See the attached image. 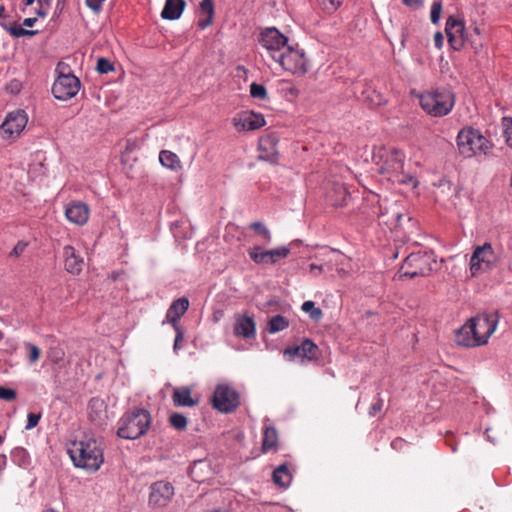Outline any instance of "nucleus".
<instances>
[{
  "label": "nucleus",
  "instance_id": "5701e85b",
  "mask_svg": "<svg viewBox=\"0 0 512 512\" xmlns=\"http://www.w3.org/2000/svg\"><path fill=\"white\" fill-rule=\"evenodd\" d=\"M327 200L332 206H344L349 198V192L344 184L332 183L326 193Z\"/></svg>",
  "mask_w": 512,
  "mask_h": 512
},
{
  "label": "nucleus",
  "instance_id": "ddd939ff",
  "mask_svg": "<svg viewBox=\"0 0 512 512\" xmlns=\"http://www.w3.org/2000/svg\"><path fill=\"white\" fill-rule=\"evenodd\" d=\"M174 495V487L167 481H157L150 486L148 503L151 507L161 508L168 505Z\"/></svg>",
  "mask_w": 512,
  "mask_h": 512
},
{
  "label": "nucleus",
  "instance_id": "9d476101",
  "mask_svg": "<svg viewBox=\"0 0 512 512\" xmlns=\"http://www.w3.org/2000/svg\"><path fill=\"white\" fill-rule=\"evenodd\" d=\"M80 80L71 73L61 72L52 86L54 97L66 101L74 97L80 89Z\"/></svg>",
  "mask_w": 512,
  "mask_h": 512
},
{
  "label": "nucleus",
  "instance_id": "9b49d317",
  "mask_svg": "<svg viewBox=\"0 0 512 512\" xmlns=\"http://www.w3.org/2000/svg\"><path fill=\"white\" fill-rule=\"evenodd\" d=\"M212 403L218 411L229 413L239 406V395L230 386L221 384L214 391Z\"/></svg>",
  "mask_w": 512,
  "mask_h": 512
},
{
  "label": "nucleus",
  "instance_id": "8fccbe9b",
  "mask_svg": "<svg viewBox=\"0 0 512 512\" xmlns=\"http://www.w3.org/2000/svg\"><path fill=\"white\" fill-rule=\"evenodd\" d=\"M383 408V400L379 397L378 400L373 403L369 408V415L376 416Z\"/></svg>",
  "mask_w": 512,
  "mask_h": 512
},
{
  "label": "nucleus",
  "instance_id": "864d4df0",
  "mask_svg": "<svg viewBox=\"0 0 512 512\" xmlns=\"http://www.w3.org/2000/svg\"><path fill=\"white\" fill-rule=\"evenodd\" d=\"M106 0H85L86 5L93 11H99Z\"/></svg>",
  "mask_w": 512,
  "mask_h": 512
},
{
  "label": "nucleus",
  "instance_id": "a878e982",
  "mask_svg": "<svg viewBox=\"0 0 512 512\" xmlns=\"http://www.w3.org/2000/svg\"><path fill=\"white\" fill-rule=\"evenodd\" d=\"M198 26L203 30L211 25L214 16V4L212 0H202L199 7Z\"/></svg>",
  "mask_w": 512,
  "mask_h": 512
},
{
  "label": "nucleus",
  "instance_id": "49530a36",
  "mask_svg": "<svg viewBox=\"0 0 512 512\" xmlns=\"http://www.w3.org/2000/svg\"><path fill=\"white\" fill-rule=\"evenodd\" d=\"M16 391L6 387H0V399L5 401H12L16 398Z\"/></svg>",
  "mask_w": 512,
  "mask_h": 512
},
{
  "label": "nucleus",
  "instance_id": "a211bd4d",
  "mask_svg": "<svg viewBox=\"0 0 512 512\" xmlns=\"http://www.w3.org/2000/svg\"><path fill=\"white\" fill-rule=\"evenodd\" d=\"M478 335L476 334V329L469 319L461 328H459L455 335V342L457 345L463 347H478L481 346V342H479Z\"/></svg>",
  "mask_w": 512,
  "mask_h": 512
},
{
  "label": "nucleus",
  "instance_id": "e433bc0d",
  "mask_svg": "<svg viewBox=\"0 0 512 512\" xmlns=\"http://www.w3.org/2000/svg\"><path fill=\"white\" fill-rule=\"evenodd\" d=\"M24 346L28 351L29 363L34 364V363L38 362L41 357L40 348L31 342H24Z\"/></svg>",
  "mask_w": 512,
  "mask_h": 512
},
{
  "label": "nucleus",
  "instance_id": "4c0bfd02",
  "mask_svg": "<svg viewBox=\"0 0 512 512\" xmlns=\"http://www.w3.org/2000/svg\"><path fill=\"white\" fill-rule=\"evenodd\" d=\"M169 422L177 430H184L187 426V418L181 413H172Z\"/></svg>",
  "mask_w": 512,
  "mask_h": 512
},
{
  "label": "nucleus",
  "instance_id": "0e129e2a",
  "mask_svg": "<svg viewBox=\"0 0 512 512\" xmlns=\"http://www.w3.org/2000/svg\"><path fill=\"white\" fill-rule=\"evenodd\" d=\"M290 92L294 95H298L296 88H291Z\"/></svg>",
  "mask_w": 512,
  "mask_h": 512
},
{
  "label": "nucleus",
  "instance_id": "4d7b16f0",
  "mask_svg": "<svg viewBox=\"0 0 512 512\" xmlns=\"http://www.w3.org/2000/svg\"><path fill=\"white\" fill-rule=\"evenodd\" d=\"M323 271V268L322 266H319V265H316V264H311L310 265V272L312 274H314L315 276L321 274Z\"/></svg>",
  "mask_w": 512,
  "mask_h": 512
},
{
  "label": "nucleus",
  "instance_id": "13d9d810",
  "mask_svg": "<svg viewBox=\"0 0 512 512\" xmlns=\"http://www.w3.org/2000/svg\"><path fill=\"white\" fill-rule=\"evenodd\" d=\"M48 10H49V8H47L45 6H39V8L37 9L36 13L40 17H46L47 14H48Z\"/></svg>",
  "mask_w": 512,
  "mask_h": 512
},
{
  "label": "nucleus",
  "instance_id": "c03bdc74",
  "mask_svg": "<svg viewBox=\"0 0 512 512\" xmlns=\"http://www.w3.org/2000/svg\"><path fill=\"white\" fill-rule=\"evenodd\" d=\"M97 71L101 74H106L114 70L113 64L106 58H99L97 61Z\"/></svg>",
  "mask_w": 512,
  "mask_h": 512
},
{
  "label": "nucleus",
  "instance_id": "6e6d98bb",
  "mask_svg": "<svg viewBox=\"0 0 512 512\" xmlns=\"http://www.w3.org/2000/svg\"><path fill=\"white\" fill-rule=\"evenodd\" d=\"M434 44L437 49H441L443 46V35L441 32H436L434 35Z\"/></svg>",
  "mask_w": 512,
  "mask_h": 512
},
{
  "label": "nucleus",
  "instance_id": "680f3d73",
  "mask_svg": "<svg viewBox=\"0 0 512 512\" xmlns=\"http://www.w3.org/2000/svg\"><path fill=\"white\" fill-rule=\"evenodd\" d=\"M34 2H35V0H25L24 4L26 6H31Z\"/></svg>",
  "mask_w": 512,
  "mask_h": 512
},
{
  "label": "nucleus",
  "instance_id": "052dcab7",
  "mask_svg": "<svg viewBox=\"0 0 512 512\" xmlns=\"http://www.w3.org/2000/svg\"><path fill=\"white\" fill-rule=\"evenodd\" d=\"M52 0H37L39 6H45L47 8H50Z\"/></svg>",
  "mask_w": 512,
  "mask_h": 512
},
{
  "label": "nucleus",
  "instance_id": "37998d69",
  "mask_svg": "<svg viewBox=\"0 0 512 512\" xmlns=\"http://www.w3.org/2000/svg\"><path fill=\"white\" fill-rule=\"evenodd\" d=\"M442 12V3L440 1H434L431 5L430 19L433 24H437L440 20Z\"/></svg>",
  "mask_w": 512,
  "mask_h": 512
},
{
  "label": "nucleus",
  "instance_id": "bb28decb",
  "mask_svg": "<svg viewBox=\"0 0 512 512\" xmlns=\"http://www.w3.org/2000/svg\"><path fill=\"white\" fill-rule=\"evenodd\" d=\"M279 441V435L274 426H265L263 431V439H262V451L266 452H276Z\"/></svg>",
  "mask_w": 512,
  "mask_h": 512
},
{
  "label": "nucleus",
  "instance_id": "4be33fe9",
  "mask_svg": "<svg viewBox=\"0 0 512 512\" xmlns=\"http://www.w3.org/2000/svg\"><path fill=\"white\" fill-rule=\"evenodd\" d=\"M189 308V300L181 297L172 302L166 313L167 321L173 326H180L178 321L186 313Z\"/></svg>",
  "mask_w": 512,
  "mask_h": 512
},
{
  "label": "nucleus",
  "instance_id": "0eeeda50",
  "mask_svg": "<svg viewBox=\"0 0 512 512\" xmlns=\"http://www.w3.org/2000/svg\"><path fill=\"white\" fill-rule=\"evenodd\" d=\"M275 61L284 70L293 74L304 75L308 71V60L305 52L298 47L288 45Z\"/></svg>",
  "mask_w": 512,
  "mask_h": 512
},
{
  "label": "nucleus",
  "instance_id": "de8ad7c7",
  "mask_svg": "<svg viewBox=\"0 0 512 512\" xmlns=\"http://www.w3.org/2000/svg\"><path fill=\"white\" fill-rule=\"evenodd\" d=\"M41 419V414L36 413H29L27 416V424L25 426V429L30 430L34 427H36Z\"/></svg>",
  "mask_w": 512,
  "mask_h": 512
},
{
  "label": "nucleus",
  "instance_id": "7ed1b4c3",
  "mask_svg": "<svg viewBox=\"0 0 512 512\" xmlns=\"http://www.w3.org/2000/svg\"><path fill=\"white\" fill-rule=\"evenodd\" d=\"M456 142L459 153L465 158L487 155L493 147L489 139L471 126H466L458 132Z\"/></svg>",
  "mask_w": 512,
  "mask_h": 512
},
{
  "label": "nucleus",
  "instance_id": "20e7f679",
  "mask_svg": "<svg viewBox=\"0 0 512 512\" xmlns=\"http://www.w3.org/2000/svg\"><path fill=\"white\" fill-rule=\"evenodd\" d=\"M150 424V413L145 409H135L121 417L118 422L117 435L124 439L134 440L146 434Z\"/></svg>",
  "mask_w": 512,
  "mask_h": 512
},
{
  "label": "nucleus",
  "instance_id": "4468645a",
  "mask_svg": "<svg viewBox=\"0 0 512 512\" xmlns=\"http://www.w3.org/2000/svg\"><path fill=\"white\" fill-rule=\"evenodd\" d=\"M27 121V115L23 110L10 112L1 125L3 137L8 139L16 138L25 128Z\"/></svg>",
  "mask_w": 512,
  "mask_h": 512
},
{
  "label": "nucleus",
  "instance_id": "412c9836",
  "mask_svg": "<svg viewBox=\"0 0 512 512\" xmlns=\"http://www.w3.org/2000/svg\"><path fill=\"white\" fill-rule=\"evenodd\" d=\"M64 268L72 275H79L83 269V258L77 253L71 245L63 247Z\"/></svg>",
  "mask_w": 512,
  "mask_h": 512
},
{
  "label": "nucleus",
  "instance_id": "f3484780",
  "mask_svg": "<svg viewBox=\"0 0 512 512\" xmlns=\"http://www.w3.org/2000/svg\"><path fill=\"white\" fill-rule=\"evenodd\" d=\"M317 352V345L314 344L310 339H305L300 345L285 348L283 355L288 361H292L295 358L311 361L316 358Z\"/></svg>",
  "mask_w": 512,
  "mask_h": 512
},
{
  "label": "nucleus",
  "instance_id": "2eb2a0df",
  "mask_svg": "<svg viewBox=\"0 0 512 512\" xmlns=\"http://www.w3.org/2000/svg\"><path fill=\"white\" fill-rule=\"evenodd\" d=\"M232 124L238 132L254 131L266 124L262 114L253 111H242L232 119Z\"/></svg>",
  "mask_w": 512,
  "mask_h": 512
},
{
  "label": "nucleus",
  "instance_id": "c756f323",
  "mask_svg": "<svg viewBox=\"0 0 512 512\" xmlns=\"http://www.w3.org/2000/svg\"><path fill=\"white\" fill-rule=\"evenodd\" d=\"M159 161L164 167L173 171H177L182 168L179 157L169 150H162L159 153Z\"/></svg>",
  "mask_w": 512,
  "mask_h": 512
},
{
  "label": "nucleus",
  "instance_id": "f704fd0d",
  "mask_svg": "<svg viewBox=\"0 0 512 512\" xmlns=\"http://www.w3.org/2000/svg\"><path fill=\"white\" fill-rule=\"evenodd\" d=\"M302 311L308 313L310 318L314 321H319L323 317V312L320 308L315 307L313 301H305L301 307Z\"/></svg>",
  "mask_w": 512,
  "mask_h": 512
},
{
  "label": "nucleus",
  "instance_id": "774afa93",
  "mask_svg": "<svg viewBox=\"0 0 512 512\" xmlns=\"http://www.w3.org/2000/svg\"><path fill=\"white\" fill-rule=\"evenodd\" d=\"M3 337H4V334H3V332L0 330V341L3 339Z\"/></svg>",
  "mask_w": 512,
  "mask_h": 512
},
{
  "label": "nucleus",
  "instance_id": "58836bf2",
  "mask_svg": "<svg viewBox=\"0 0 512 512\" xmlns=\"http://www.w3.org/2000/svg\"><path fill=\"white\" fill-rule=\"evenodd\" d=\"M502 125L505 142L512 149V118L504 117L502 119Z\"/></svg>",
  "mask_w": 512,
  "mask_h": 512
},
{
  "label": "nucleus",
  "instance_id": "cd10ccee",
  "mask_svg": "<svg viewBox=\"0 0 512 512\" xmlns=\"http://www.w3.org/2000/svg\"><path fill=\"white\" fill-rule=\"evenodd\" d=\"M106 414V405L99 398H92L88 404V415L91 421L100 423Z\"/></svg>",
  "mask_w": 512,
  "mask_h": 512
},
{
  "label": "nucleus",
  "instance_id": "6ab92c4d",
  "mask_svg": "<svg viewBox=\"0 0 512 512\" xmlns=\"http://www.w3.org/2000/svg\"><path fill=\"white\" fill-rule=\"evenodd\" d=\"M234 334L245 339L254 338L256 335V323L254 317L248 314L235 316Z\"/></svg>",
  "mask_w": 512,
  "mask_h": 512
},
{
  "label": "nucleus",
  "instance_id": "e2e57ef3",
  "mask_svg": "<svg viewBox=\"0 0 512 512\" xmlns=\"http://www.w3.org/2000/svg\"><path fill=\"white\" fill-rule=\"evenodd\" d=\"M10 347H11L12 352H15L16 349H17V344L16 343H11Z\"/></svg>",
  "mask_w": 512,
  "mask_h": 512
},
{
  "label": "nucleus",
  "instance_id": "79ce46f5",
  "mask_svg": "<svg viewBox=\"0 0 512 512\" xmlns=\"http://www.w3.org/2000/svg\"><path fill=\"white\" fill-rule=\"evenodd\" d=\"M391 217L383 222L389 226H397L400 224L403 214L400 212L398 207L393 206L390 208Z\"/></svg>",
  "mask_w": 512,
  "mask_h": 512
},
{
  "label": "nucleus",
  "instance_id": "f8f14e48",
  "mask_svg": "<svg viewBox=\"0 0 512 512\" xmlns=\"http://www.w3.org/2000/svg\"><path fill=\"white\" fill-rule=\"evenodd\" d=\"M471 321L476 329V334L480 337L479 342L481 345H485L496 330L498 315L483 313L471 318Z\"/></svg>",
  "mask_w": 512,
  "mask_h": 512
},
{
  "label": "nucleus",
  "instance_id": "5fc2aeb1",
  "mask_svg": "<svg viewBox=\"0 0 512 512\" xmlns=\"http://www.w3.org/2000/svg\"><path fill=\"white\" fill-rule=\"evenodd\" d=\"M403 4L409 8H418L422 6L423 0H402Z\"/></svg>",
  "mask_w": 512,
  "mask_h": 512
},
{
  "label": "nucleus",
  "instance_id": "a19ab883",
  "mask_svg": "<svg viewBox=\"0 0 512 512\" xmlns=\"http://www.w3.org/2000/svg\"><path fill=\"white\" fill-rule=\"evenodd\" d=\"M65 352L60 347L50 348L48 351V357L53 364H60L64 361Z\"/></svg>",
  "mask_w": 512,
  "mask_h": 512
},
{
  "label": "nucleus",
  "instance_id": "aec40b11",
  "mask_svg": "<svg viewBox=\"0 0 512 512\" xmlns=\"http://www.w3.org/2000/svg\"><path fill=\"white\" fill-rule=\"evenodd\" d=\"M90 215V210L87 204L76 201L67 205L65 209V216L68 221L78 226L87 223Z\"/></svg>",
  "mask_w": 512,
  "mask_h": 512
},
{
  "label": "nucleus",
  "instance_id": "c9c22d12",
  "mask_svg": "<svg viewBox=\"0 0 512 512\" xmlns=\"http://www.w3.org/2000/svg\"><path fill=\"white\" fill-rule=\"evenodd\" d=\"M269 251H270V264H276L281 259H284L289 255L290 248L283 246V247L271 249Z\"/></svg>",
  "mask_w": 512,
  "mask_h": 512
},
{
  "label": "nucleus",
  "instance_id": "c85d7f7f",
  "mask_svg": "<svg viewBox=\"0 0 512 512\" xmlns=\"http://www.w3.org/2000/svg\"><path fill=\"white\" fill-rule=\"evenodd\" d=\"M273 482L280 487H288L292 480V475L287 464H281L273 471Z\"/></svg>",
  "mask_w": 512,
  "mask_h": 512
},
{
  "label": "nucleus",
  "instance_id": "2f4dec72",
  "mask_svg": "<svg viewBox=\"0 0 512 512\" xmlns=\"http://www.w3.org/2000/svg\"><path fill=\"white\" fill-rule=\"evenodd\" d=\"M289 327V321L282 315L273 316L268 322V332L278 333Z\"/></svg>",
  "mask_w": 512,
  "mask_h": 512
},
{
  "label": "nucleus",
  "instance_id": "bf43d9fd",
  "mask_svg": "<svg viewBox=\"0 0 512 512\" xmlns=\"http://www.w3.org/2000/svg\"><path fill=\"white\" fill-rule=\"evenodd\" d=\"M36 21V18H25L23 21V25L26 27H32Z\"/></svg>",
  "mask_w": 512,
  "mask_h": 512
},
{
  "label": "nucleus",
  "instance_id": "f03ea898",
  "mask_svg": "<svg viewBox=\"0 0 512 512\" xmlns=\"http://www.w3.org/2000/svg\"><path fill=\"white\" fill-rule=\"evenodd\" d=\"M67 451L74 465L87 471H98L104 462L102 443L91 435L73 441Z\"/></svg>",
  "mask_w": 512,
  "mask_h": 512
},
{
  "label": "nucleus",
  "instance_id": "393cba45",
  "mask_svg": "<svg viewBox=\"0 0 512 512\" xmlns=\"http://www.w3.org/2000/svg\"><path fill=\"white\" fill-rule=\"evenodd\" d=\"M185 5L184 0H166L161 17L167 20H176L181 16Z\"/></svg>",
  "mask_w": 512,
  "mask_h": 512
},
{
  "label": "nucleus",
  "instance_id": "6e6552de",
  "mask_svg": "<svg viewBox=\"0 0 512 512\" xmlns=\"http://www.w3.org/2000/svg\"><path fill=\"white\" fill-rule=\"evenodd\" d=\"M497 262L496 253L489 242L482 246H477L470 258V271L472 276H477L481 272L491 270Z\"/></svg>",
  "mask_w": 512,
  "mask_h": 512
},
{
  "label": "nucleus",
  "instance_id": "603ef678",
  "mask_svg": "<svg viewBox=\"0 0 512 512\" xmlns=\"http://www.w3.org/2000/svg\"><path fill=\"white\" fill-rule=\"evenodd\" d=\"M27 244L24 242L19 241L12 251L10 252V256L18 257L20 256L26 249Z\"/></svg>",
  "mask_w": 512,
  "mask_h": 512
},
{
  "label": "nucleus",
  "instance_id": "f257e3e1",
  "mask_svg": "<svg viewBox=\"0 0 512 512\" xmlns=\"http://www.w3.org/2000/svg\"><path fill=\"white\" fill-rule=\"evenodd\" d=\"M405 158L404 152L396 148L378 146L373 149L372 161L377 166L378 173L391 182L416 188L418 180L404 172Z\"/></svg>",
  "mask_w": 512,
  "mask_h": 512
},
{
  "label": "nucleus",
  "instance_id": "a18cd8bd",
  "mask_svg": "<svg viewBox=\"0 0 512 512\" xmlns=\"http://www.w3.org/2000/svg\"><path fill=\"white\" fill-rule=\"evenodd\" d=\"M324 10L328 13L335 12L342 3V0H319Z\"/></svg>",
  "mask_w": 512,
  "mask_h": 512
},
{
  "label": "nucleus",
  "instance_id": "338daca9",
  "mask_svg": "<svg viewBox=\"0 0 512 512\" xmlns=\"http://www.w3.org/2000/svg\"><path fill=\"white\" fill-rule=\"evenodd\" d=\"M452 437H453L452 435H447V436H446V441H447V443H449V440H450V438H452Z\"/></svg>",
  "mask_w": 512,
  "mask_h": 512
},
{
  "label": "nucleus",
  "instance_id": "72a5a7b5",
  "mask_svg": "<svg viewBox=\"0 0 512 512\" xmlns=\"http://www.w3.org/2000/svg\"><path fill=\"white\" fill-rule=\"evenodd\" d=\"M5 29L10 33L11 36L19 38L23 36H33L37 33L35 30H27L24 29L22 26L13 23L11 25H5Z\"/></svg>",
  "mask_w": 512,
  "mask_h": 512
},
{
  "label": "nucleus",
  "instance_id": "dca6fc26",
  "mask_svg": "<svg viewBox=\"0 0 512 512\" xmlns=\"http://www.w3.org/2000/svg\"><path fill=\"white\" fill-rule=\"evenodd\" d=\"M445 32L448 37V42L454 50H460L465 41V26L462 20L450 16L446 21Z\"/></svg>",
  "mask_w": 512,
  "mask_h": 512
},
{
  "label": "nucleus",
  "instance_id": "09e8293b",
  "mask_svg": "<svg viewBox=\"0 0 512 512\" xmlns=\"http://www.w3.org/2000/svg\"><path fill=\"white\" fill-rule=\"evenodd\" d=\"M176 333L173 349L177 351L179 349V343L184 339V331L181 326L173 327Z\"/></svg>",
  "mask_w": 512,
  "mask_h": 512
},
{
  "label": "nucleus",
  "instance_id": "473e14b6",
  "mask_svg": "<svg viewBox=\"0 0 512 512\" xmlns=\"http://www.w3.org/2000/svg\"><path fill=\"white\" fill-rule=\"evenodd\" d=\"M250 228L255 231L260 241L263 244H270L271 242V233L269 229L261 222H253L250 224Z\"/></svg>",
  "mask_w": 512,
  "mask_h": 512
},
{
  "label": "nucleus",
  "instance_id": "69168bd1",
  "mask_svg": "<svg viewBox=\"0 0 512 512\" xmlns=\"http://www.w3.org/2000/svg\"><path fill=\"white\" fill-rule=\"evenodd\" d=\"M474 32H475L476 34H480V30H479V28H478V27H475V28H474Z\"/></svg>",
  "mask_w": 512,
  "mask_h": 512
},
{
  "label": "nucleus",
  "instance_id": "7c9ffc66",
  "mask_svg": "<svg viewBox=\"0 0 512 512\" xmlns=\"http://www.w3.org/2000/svg\"><path fill=\"white\" fill-rule=\"evenodd\" d=\"M251 260L258 265L270 264V251L261 246H253L248 249Z\"/></svg>",
  "mask_w": 512,
  "mask_h": 512
},
{
  "label": "nucleus",
  "instance_id": "b1692460",
  "mask_svg": "<svg viewBox=\"0 0 512 512\" xmlns=\"http://www.w3.org/2000/svg\"><path fill=\"white\" fill-rule=\"evenodd\" d=\"M172 399L177 407H193L199 403V398L194 397L191 388L186 386L175 388Z\"/></svg>",
  "mask_w": 512,
  "mask_h": 512
},
{
  "label": "nucleus",
  "instance_id": "ea45409f",
  "mask_svg": "<svg viewBox=\"0 0 512 512\" xmlns=\"http://www.w3.org/2000/svg\"><path fill=\"white\" fill-rule=\"evenodd\" d=\"M250 95L253 98L261 99V100L267 99V96H268L266 88L262 84H258L255 82H253L250 85Z\"/></svg>",
  "mask_w": 512,
  "mask_h": 512
},
{
  "label": "nucleus",
  "instance_id": "1a4fd4ad",
  "mask_svg": "<svg viewBox=\"0 0 512 512\" xmlns=\"http://www.w3.org/2000/svg\"><path fill=\"white\" fill-rule=\"evenodd\" d=\"M259 43L265 48L271 58L275 59L288 46V38L275 27L263 29L259 36Z\"/></svg>",
  "mask_w": 512,
  "mask_h": 512
},
{
  "label": "nucleus",
  "instance_id": "3c124183",
  "mask_svg": "<svg viewBox=\"0 0 512 512\" xmlns=\"http://www.w3.org/2000/svg\"><path fill=\"white\" fill-rule=\"evenodd\" d=\"M205 463L202 462V461H199V462H195L194 465L192 466L191 468V471H190V474H191V477L197 481V482H202L204 481L203 479L199 478L198 475H197V471L198 470H201L202 466L204 465Z\"/></svg>",
  "mask_w": 512,
  "mask_h": 512
},
{
  "label": "nucleus",
  "instance_id": "39448f33",
  "mask_svg": "<svg viewBox=\"0 0 512 512\" xmlns=\"http://www.w3.org/2000/svg\"><path fill=\"white\" fill-rule=\"evenodd\" d=\"M419 102L427 114L433 117H443L452 111L455 98L450 90L436 89L421 94Z\"/></svg>",
  "mask_w": 512,
  "mask_h": 512
},
{
  "label": "nucleus",
  "instance_id": "423d86ee",
  "mask_svg": "<svg viewBox=\"0 0 512 512\" xmlns=\"http://www.w3.org/2000/svg\"><path fill=\"white\" fill-rule=\"evenodd\" d=\"M432 256L428 253H411L402 264L399 273L400 277L414 278L418 276H426L432 271Z\"/></svg>",
  "mask_w": 512,
  "mask_h": 512
}]
</instances>
